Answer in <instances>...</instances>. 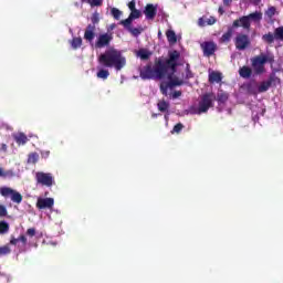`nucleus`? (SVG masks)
<instances>
[{
  "label": "nucleus",
  "instance_id": "nucleus-16",
  "mask_svg": "<svg viewBox=\"0 0 283 283\" xmlns=\"http://www.w3.org/2000/svg\"><path fill=\"white\" fill-rule=\"evenodd\" d=\"M233 25H234V28L241 27V28H244L245 30H249V28H251V20L249 18V15H247V17L241 18L238 21H234Z\"/></svg>",
  "mask_w": 283,
  "mask_h": 283
},
{
  "label": "nucleus",
  "instance_id": "nucleus-39",
  "mask_svg": "<svg viewBox=\"0 0 283 283\" xmlns=\"http://www.w3.org/2000/svg\"><path fill=\"white\" fill-rule=\"evenodd\" d=\"M27 235H29L30 238H34V235H36V229H34V228L28 229Z\"/></svg>",
  "mask_w": 283,
  "mask_h": 283
},
{
  "label": "nucleus",
  "instance_id": "nucleus-8",
  "mask_svg": "<svg viewBox=\"0 0 283 283\" xmlns=\"http://www.w3.org/2000/svg\"><path fill=\"white\" fill-rule=\"evenodd\" d=\"M113 35L112 33H102L97 36V41L95 42V48H106L112 42Z\"/></svg>",
  "mask_w": 283,
  "mask_h": 283
},
{
  "label": "nucleus",
  "instance_id": "nucleus-40",
  "mask_svg": "<svg viewBox=\"0 0 283 283\" xmlns=\"http://www.w3.org/2000/svg\"><path fill=\"white\" fill-rule=\"evenodd\" d=\"M258 114H260V116H264V108H261L259 113L255 114V111H253L252 116H253V120H258Z\"/></svg>",
  "mask_w": 283,
  "mask_h": 283
},
{
  "label": "nucleus",
  "instance_id": "nucleus-15",
  "mask_svg": "<svg viewBox=\"0 0 283 283\" xmlns=\"http://www.w3.org/2000/svg\"><path fill=\"white\" fill-rule=\"evenodd\" d=\"M10 244H12L13 247H18V249H23V247L28 244V238H25V235H20L18 239L12 238L10 240Z\"/></svg>",
  "mask_w": 283,
  "mask_h": 283
},
{
  "label": "nucleus",
  "instance_id": "nucleus-29",
  "mask_svg": "<svg viewBox=\"0 0 283 283\" xmlns=\"http://www.w3.org/2000/svg\"><path fill=\"white\" fill-rule=\"evenodd\" d=\"M248 18L250 21H262V12L255 11L254 13H250Z\"/></svg>",
  "mask_w": 283,
  "mask_h": 283
},
{
  "label": "nucleus",
  "instance_id": "nucleus-27",
  "mask_svg": "<svg viewBox=\"0 0 283 283\" xmlns=\"http://www.w3.org/2000/svg\"><path fill=\"white\" fill-rule=\"evenodd\" d=\"M174 87H178V85H175L171 87V90H168V94H164V96H171L172 98H179V96L182 95L180 91H174Z\"/></svg>",
  "mask_w": 283,
  "mask_h": 283
},
{
  "label": "nucleus",
  "instance_id": "nucleus-49",
  "mask_svg": "<svg viewBox=\"0 0 283 283\" xmlns=\"http://www.w3.org/2000/svg\"><path fill=\"white\" fill-rule=\"evenodd\" d=\"M223 3L226 6H231V3H233V0H223Z\"/></svg>",
  "mask_w": 283,
  "mask_h": 283
},
{
  "label": "nucleus",
  "instance_id": "nucleus-2",
  "mask_svg": "<svg viewBox=\"0 0 283 283\" xmlns=\"http://www.w3.org/2000/svg\"><path fill=\"white\" fill-rule=\"evenodd\" d=\"M99 65L113 67L115 72H120L127 65V57L116 49H108L98 56Z\"/></svg>",
  "mask_w": 283,
  "mask_h": 283
},
{
  "label": "nucleus",
  "instance_id": "nucleus-38",
  "mask_svg": "<svg viewBox=\"0 0 283 283\" xmlns=\"http://www.w3.org/2000/svg\"><path fill=\"white\" fill-rule=\"evenodd\" d=\"M275 36H276V39H282L283 40V27L277 28L275 30Z\"/></svg>",
  "mask_w": 283,
  "mask_h": 283
},
{
  "label": "nucleus",
  "instance_id": "nucleus-48",
  "mask_svg": "<svg viewBox=\"0 0 283 283\" xmlns=\"http://www.w3.org/2000/svg\"><path fill=\"white\" fill-rule=\"evenodd\" d=\"M0 178H6V170L3 168H0Z\"/></svg>",
  "mask_w": 283,
  "mask_h": 283
},
{
  "label": "nucleus",
  "instance_id": "nucleus-9",
  "mask_svg": "<svg viewBox=\"0 0 283 283\" xmlns=\"http://www.w3.org/2000/svg\"><path fill=\"white\" fill-rule=\"evenodd\" d=\"M158 12V4H147L144 9V14L147 21H154L156 13Z\"/></svg>",
  "mask_w": 283,
  "mask_h": 283
},
{
  "label": "nucleus",
  "instance_id": "nucleus-4",
  "mask_svg": "<svg viewBox=\"0 0 283 283\" xmlns=\"http://www.w3.org/2000/svg\"><path fill=\"white\" fill-rule=\"evenodd\" d=\"M213 101H216V95L208 93L203 95L199 102L197 109L192 111L193 114H207L210 107H213Z\"/></svg>",
  "mask_w": 283,
  "mask_h": 283
},
{
  "label": "nucleus",
  "instance_id": "nucleus-41",
  "mask_svg": "<svg viewBox=\"0 0 283 283\" xmlns=\"http://www.w3.org/2000/svg\"><path fill=\"white\" fill-rule=\"evenodd\" d=\"M4 178H14V170H6Z\"/></svg>",
  "mask_w": 283,
  "mask_h": 283
},
{
  "label": "nucleus",
  "instance_id": "nucleus-20",
  "mask_svg": "<svg viewBox=\"0 0 283 283\" xmlns=\"http://www.w3.org/2000/svg\"><path fill=\"white\" fill-rule=\"evenodd\" d=\"M96 76H97V78H101L102 81H107V78H109V70L103 69V67H97Z\"/></svg>",
  "mask_w": 283,
  "mask_h": 283
},
{
  "label": "nucleus",
  "instance_id": "nucleus-33",
  "mask_svg": "<svg viewBox=\"0 0 283 283\" xmlns=\"http://www.w3.org/2000/svg\"><path fill=\"white\" fill-rule=\"evenodd\" d=\"M105 0H91V8H101V6H103V2Z\"/></svg>",
  "mask_w": 283,
  "mask_h": 283
},
{
  "label": "nucleus",
  "instance_id": "nucleus-3",
  "mask_svg": "<svg viewBox=\"0 0 283 283\" xmlns=\"http://www.w3.org/2000/svg\"><path fill=\"white\" fill-rule=\"evenodd\" d=\"M251 61H252V69L255 72V74H264L265 72L264 65H266V63H273V55L261 54L253 57Z\"/></svg>",
  "mask_w": 283,
  "mask_h": 283
},
{
  "label": "nucleus",
  "instance_id": "nucleus-12",
  "mask_svg": "<svg viewBox=\"0 0 283 283\" xmlns=\"http://www.w3.org/2000/svg\"><path fill=\"white\" fill-rule=\"evenodd\" d=\"M96 27L93 24H88L85 32H84V39L85 41H88V43H93L94 36H96Z\"/></svg>",
  "mask_w": 283,
  "mask_h": 283
},
{
  "label": "nucleus",
  "instance_id": "nucleus-52",
  "mask_svg": "<svg viewBox=\"0 0 283 283\" xmlns=\"http://www.w3.org/2000/svg\"><path fill=\"white\" fill-rule=\"evenodd\" d=\"M116 28V24H111L109 30H114Z\"/></svg>",
  "mask_w": 283,
  "mask_h": 283
},
{
  "label": "nucleus",
  "instance_id": "nucleus-7",
  "mask_svg": "<svg viewBox=\"0 0 283 283\" xmlns=\"http://www.w3.org/2000/svg\"><path fill=\"white\" fill-rule=\"evenodd\" d=\"M35 207L40 211H44L45 209H48L49 211H52V209H54V198H52V197H38Z\"/></svg>",
  "mask_w": 283,
  "mask_h": 283
},
{
  "label": "nucleus",
  "instance_id": "nucleus-31",
  "mask_svg": "<svg viewBox=\"0 0 283 283\" xmlns=\"http://www.w3.org/2000/svg\"><path fill=\"white\" fill-rule=\"evenodd\" d=\"M28 163L30 165H35V163H39V155H38V153H31L29 155Z\"/></svg>",
  "mask_w": 283,
  "mask_h": 283
},
{
  "label": "nucleus",
  "instance_id": "nucleus-18",
  "mask_svg": "<svg viewBox=\"0 0 283 283\" xmlns=\"http://www.w3.org/2000/svg\"><path fill=\"white\" fill-rule=\"evenodd\" d=\"M151 51L147 50V49H139L136 52V56H138V59H140L142 61H148V59L151 57Z\"/></svg>",
  "mask_w": 283,
  "mask_h": 283
},
{
  "label": "nucleus",
  "instance_id": "nucleus-44",
  "mask_svg": "<svg viewBox=\"0 0 283 283\" xmlns=\"http://www.w3.org/2000/svg\"><path fill=\"white\" fill-rule=\"evenodd\" d=\"M221 39H222V41H230L231 32L229 31V32L224 33Z\"/></svg>",
  "mask_w": 283,
  "mask_h": 283
},
{
  "label": "nucleus",
  "instance_id": "nucleus-45",
  "mask_svg": "<svg viewBox=\"0 0 283 283\" xmlns=\"http://www.w3.org/2000/svg\"><path fill=\"white\" fill-rule=\"evenodd\" d=\"M128 8H129V10H130V12L132 11H134V10H136V1H130L129 3H128Z\"/></svg>",
  "mask_w": 283,
  "mask_h": 283
},
{
  "label": "nucleus",
  "instance_id": "nucleus-43",
  "mask_svg": "<svg viewBox=\"0 0 283 283\" xmlns=\"http://www.w3.org/2000/svg\"><path fill=\"white\" fill-rule=\"evenodd\" d=\"M41 158H44V159L50 158V150H41Z\"/></svg>",
  "mask_w": 283,
  "mask_h": 283
},
{
  "label": "nucleus",
  "instance_id": "nucleus-28",
  "mask_svg": "<svg viewBox=\"0 0 283 283\" xmlns=\"http://www.w3.org/2000/svg\"><path fill=\"white\" fill-rule=\"evenodd\" d=\"M111 14L116 21H119L120 17H123V11L113 7L111 8Z\"/></svg>",
  "mask_w": 283,
  "mask_h": 283
},
{
  "label": "nucleus",
  "instance_id": "nucleus-32",
  "mask_svg": "<svg viewBox=\"0 0 283 283\" xmlns=\"http://www.w3.org/2000/svg\"><path fill=\"white\" fill-rule=\"evenodd\" d=\"M182 129H185V125L179 123V124L174 126V128L170 132V134H180L182 132Z\"/></svg>",
  "mask_w": 283,
  "mask_h": 283
},
{
  "label": "nucleus",
  "instance_id": "nucleus-34",
  "mask_svg": "<svg viewBox=\"0 0 283 283\" xmlns=\"http://www.w3.org/2000/svg\"><path fill=\"white\" fill-rule=\"evenodd\" d=\"M227 98H229V95H228L227 93L220 92V93L218 94V101H219V103H224V101H227Z\"/></svg>",
  "mask_w": 283,
  "mask_h": 283
},
{
  "label": "nucleus",
  "instance_id": "nucleus-14",
  "mask_svg": "<svg viewBox=\"0 0 283 283\" xmlns=\"http://www.w3.org/2000/svg\"><path fill=\"white\" fill-rule=\"evenodd\" d=\"M205 56H211L216 52V43L205 42L201 44Z\"/></svg>",
  "mask_w": 283,
  "mask_h": 283
},
{
  "label": "nucleus",
  "instance_id": "nucleus-19",
  "mask_svg": "<svg viewBox=\"0 0 283 283\" xmlns=\"http://www.w3.org/2000/svg\"><path fill=\"white\" fill-rule=\"evenodd\" d=\"M209 81L210 83H220L222 81V74L216 71H209Z\"/></svg>",
  "mask_w": 283,
  "mask_h": 283
},
{
  "label": "nucleus",
  "instance_id": "nucleus-35",
  "mask_svg": "<svg viewBox=\"0 0 283 283\" xmlns=\"http://www.w3.org/2000/svg\"><path fill=\"white\" fill-rule=\"evenodd\" d=\"M10 245H4L0 248V255H8L10 253Z\"/></svg>",
  "mask_w": 283,
  "mask_h": 283
},
{
  "label": "nucleus",
  "instance_id": "nucleus-6",
  "mask_svg": "<svg viewBox=\"0 0 283 283\" xmlns=\"http://www.w3.org/2000/svg\"><path fill=\"white\" fill-rule=\"evenodd\" d=\"M0 195H2L3 198H10L12 202H15V205H21V202H23V196L10 187L0 188Z\"/></svg>",
  "mask_w": 283,
  "mask_h": 283
},
{
  "label": "nucleus",
  "instance_id": "nucleus-51",
  "mask_svg": "<svg viewBox=\"0 0 283 283\" xmlns=\"http://www.w3.org/2000/svg\"><path fill=\"white\" fill-rule=\"evenodd\" d=\"M81 1H82V3H88V6H91L92 0H81Z\"/></svg>",
  "mask_w": 283,
  "mask_h": 283
},
{
  "label": "nucleus",
  "instance_id": "nucleus-54",
  "mask_svg": "<svg viewBox=\"0 0 283 283\" xmlns=\"http://www.w3.org/2000/svg\"><path fill=\"white\" fill-rule=\"evenodd\" d=\"M156 116H158V114H153V118H156Z\"/></svg>",
  "mask_w": 283,
  "mask_h": 283
},
{
  "label": "nucleus",
  "instance_id": "nucleus-46",
  "mask_svg": "<svg viewBox=\"0 0 283 283\" xmlns=\"http://www.w3.org/2000/svg\"><path fill=\"white\" fill-rule=\"evenodd\" d=\"M92 22L93 23H98V13H94L92 17Z\"/></svg>",
  "mask_w": 283,
  "mask_h": 283
},
{
  "label": "nucleus",
  "instance_id": "nucleus-26",
  "mask_svg": "<svg viewBox=\"0 0 283 283\" xmlns=\"http://www.w3.org/2000/svg\"><path fill=\"white\" fill-rule=\"evenodd\" d=\"M166 36L168 39V42L174 44L178 41V38L176 36V32H174V30H168L166 32Z\"/></svg>",
  "mask_w": 283,
  "mask_h": 283
},
{
  "label": "nucleus",
  "instance_id": "nucleus-10",
  "mask_svg": "<svg viewBox=\"0 0 283 283\" xmlns=\"http://www.w3.org/2000/svg\"><path fill=\"white\" fill-rule=\"evenodd\" d=\"M249 36L245 34H239L235 39L237 50H247V48H249Z\"/></svg>",
  "mask_w": 283,
  "mask_h": 283
},
{
  "label": "nucleus",
  "instance_id": "nucleus-24",
  "mask_svg": "<svg viewBox=\"0 0 283 283\" xmlns=\"http://www.w3.org/2000/svg\"><path fill=\"white\" fill-rule=\"evenodd\" d=\"M269 87H271V81L262 82L256 86V92H259V94H262L264 92H268Z\"/></svg>",
  "mask_w": 283,
  "mask_h": 283
},
{
  "label": "nucleus",
  "instance_id": "nucleus-37",
  "mask_svg": "<svg viewBox=\"0 0 283 283\" xmlns=\"http://www.w3.org/2000/svg\"><path fill=\"white\" fill-rule=\"evenodd\" d=\"M266 17H269L270 19L272 17H275V7H271V8L268 9Z\"/></svg>",
  "mask_w": 283,
  "mask_h": 283
},
{
  "label": "nucleus",
  "instance_id": "nucleus-47",
  "mask_svg": "<svg viewBox=\"0 0 283 283\" xmlns=\"http://www.w3.org/2000/svg\"><path fill=\"white\" fill-rule=\"evenodd\" d=\"M0 151H3V153L8 151V145L1 144L0 145Z\"/></svg>",
  "mask_w": 283,
  "mask_h": 283
},
{
  "label": "nucleus",
  "instance_id": "nucleus-13",
  "mask_svg": "<svg viewBox=\"0 0 283 283\" xmlns=\"http://www.w3.org/2000/svg\"><path fill=\"white\" fill-rule=\"evenodd\" d=\"M157 107L159 112L166 113L165 115L166 125H169V102L159 101L157 104Z\"/></svg>",
  "mask_w": 283,
  "mask_h": 283
},
{
  "label": "nucleus",
  "instance_id": "nucleus-42",
  "mask_svg": "<svg viewBox=\"0 0 283 283\" xmlns=\"http://www.w3.org/2000/svg\"><path fill=\"white\" fill-rule=\"evenodd\" d=\"M8 214V210L6 209V206H0V217L3 218V216Z\"/></svg>",
  "mask_w": 283,
  "mask_h": 283
},
{
  "label": "nucleus",
  "instance_id": "nucleus-11",
  "mask_svg": "<svg viewBox=\"0 0 283 283\" xmlns=\"http://www.w3.org/2000/svg\"><path fill=\"white\" fill-rule=\"evenodd\" d=\"M125 30H127L133 36H140L143 34V27L133 28L132 23H119Z\"/></svg>",
  "mask_w": 283,
  "mask_h": 283
},
{
  "label": "nucleus",
  "instance_id": "nucleus-53",
  "mask_svg": "<svg viewBox=\"0 0 283 283\" xmlns=\"http://www.w3.org/2000/svg\"><path fill=\"white\" fill-rule=\"evenodd\" d=\"M219 12H220V14H222L224 12V10H222V8H219Z\"/></svg>",
  "mask_w": 283,
  "mask_h": 283
},
{
  "label": "nucleus",
  "instance_id": "nucleus-36",
  "mask_svg": "<svg viewBox=\"0 0 283 283\" xmlns=\"http://www.w3.org/2000/svg\"><path fill=\"white\" fill-rule=\"evenodd\" d=\"M274 39L275 36L271 33L263 35V41H266L268 43H273Z\"/></svg>",
  "mask_w": 283,
  "mask_h": 283
},
{
  "label": "nucleus",
  "instance_id": "nucleus-1",
  "mask_svg": "<svg viewBox=\"0 0 283 283\" xmlns=\"http://www.w3.org/2000/svg\"><path fill=\"white\" fill-rule=\"evenodd\" d=\"M178 59H180V52L170 51L168 60H158V62L151 67V65L140 69V78L147 81L149 78H160V90L163 94H169V90L175 85H182L186 78H191L193 74L189 69H186V76L176 70L178 65Z\"/></svg>",
  "mask_w": 283,
  "mask_h": 283
},
{
  "label": "nucleus",
  "instance_id": "nucleus-21",
  "mask_svg": "<svg viewBox=\"0 0 283 283\" xmlns=\"http://www.w3.org/2000/svg\"><path fill=\"white\" fill-rule=\"evenodd\" d=\"M70 45H71L72 50H78V48H81L83 45V39L78 38V36H74L70 41Z\"/></svg>",
  "mask_w": 283,
  "mask_h": 283
},
{
  "label": "nucleus",
  "instance_id": "nucleus-22",
  "mask_svg": "<svg viewBox=\"0 0 283 283\" xmlns=\"http://www.w3.org/2000/svg\"><path fill=\"white\" fill-rule=\"evenodd\" d=\"M239 74L242 78H250L251 77V74H253V71L251 70V67L249 66H242L240 70H239Z\"/></svg>",
  "mask_w": 283,
  "mask_h": 283
},
{
  "label": "nucleus",
  "instance_id": "nucleus-5",
  "mask_svg": "<svg viewBox=\"0 0 283 283\" xmlns=\"http://www.w3.org/2000/svg\"><path fill=\"white\" fill-rule=\"evenodd\" d=\"M35 182L42 187H54L56 181L54 180V175L52 172L38 171L35 172Z\"/></svg>",
  "mask_w": 283,
  "mask_h": 283
},
{
  "label": "nucleus",
  "instance_id": "nucleus-50",
  "mask_svg": "<svg viewBox=\"0 0 283 283\" xmlns=\"http://www.w3.org/2000/svg\"><path fill=\"white\" fill-rule=\"evenodd\" d=\"M48 244H51V247H56V241H50Z\"/></svg>",
  "mask_w": 283,
  "mask_h": 283
},
{
  "label": "nucleus",
  "instance_id": "nucleus-23",
  "mask_svg": "<svg viewBox=\"0 0 283 283\" xmlns=\"http://www.w3.org/2000/svg\"><path fill=\"white\" fill-rule=\"evenodd\" d=\"M14 140L18 145H25L28 143V136L23 133H18L14 135Z\"/></svg>",
  "mask_w": 283,
  "mask_h": 283
},
{
  "label": "nucleus",
  "instance_id": "nucleus-25",
  "mask_svg": "<svg viewBox=\"0 0 283 283\" xmlns=\"http://www.w3.org/2000/svg\"><path fill=\"white\" fill-rule=\"evenodd\" d=\"M216 23V18L209 17V18H201L199 19V25H213Z\"/></svg>",
  "mask_w": 283,
  "mask_h": 283
},
{
  "label": "nucleus",
  "instance_id": "nucleus-30",
  "mask_svg": "<svg viewBox=\"0 0 283 283\" xmlns=\"http://www.w3.org/2000/svg\"><path fill=\"white\" fill-rule=\"evenodd\" d=\"M10 231V224L7 221H0V234L8 233Z\"/></svg>",
  "mask_w": 283,
  "mask_h": 283
},
{
  "label": "nucleus",
  "instance_id": "nucleus-17",
  "mask_svg": "<svg viewBox=\"0 0 283 283\" xmlns=\"http://www.w3.org/2000/svg\"><path fill=\"white\" fill-rule=\"evenodd\" d=\"M140 15H142L140 10L135 9V10L130 11V14L128 15V18L126 20H122L119 23H126V24L133 23L134 20L140 19Z\"/></svg>",
  "mask_w": 283,
  "mask_h": 283
}]
</instances>
